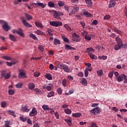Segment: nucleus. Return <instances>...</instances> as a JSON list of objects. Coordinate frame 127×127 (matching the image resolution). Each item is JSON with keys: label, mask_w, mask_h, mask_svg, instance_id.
Segmentation results:
<instances>
[{"label": "nucleus", "mask_w": 127, "mask_h": 127, "mask_svg": "<svg viewBox=\"0 0 127 127\" xmlns=\"http://www.w3.org/2000/svg\"><path fill=\"white\" fill-rule=\"evenodd\" d=\"M51 11H52V12H53L54 18H56V19H58V20H60L61 19L60 15L63 16L64 15V14L62 12L56 11L53 10H49V12H51Z\"/></svg>", "instance_id": "f257e3e1"}, {"label": "nucleus", "mask_w": 127, "mask_h": 127, "mask_svg": "<svg viewBox=\"0 0 127 127\" xmlns=\"http://www.w3.org/2000/svg\"><path fill=\"white\" fill-rule=\"evenodd\" d=\"M0 23L2 24V27L5 31H8L10 29V26L8 25L7 22L1 20H0Z\"/></svg>", "instance_id": "f03ea898"}, {"label": "nucleus", "mask_w": 127, "mask_h": 127, "mask_svg": "<svg viewBox=\"0 0 127 127\" xmlns=\"http://www.w3.org/2000/svg\"><path fill=\"white\" fill-rule=\"evenodd\" d=\"M12 33L13 34H18V35H19L21 37H24V34H23L22 32V30L20 28L18 29V30H16V29H13L12 30Z\"/></svg>", "instance_id": "7ed1b4c3"}, {"label": "nucleus", "mask_w": 127, "mask_h": 127, "mask_svg": "<svg viewBox=\"0 0 127 127\" xmlns=\"http://www.w3.org/2000/svg\"><path fill=\"white\" fill-rule=\"evenodd\" d=\"M50 24L52 26H55L56 27H58L59 26H62L63 23L61 21H51L50 22Z\"/></svg>", "instance_id": "20e7f679"}, {"label": "nucleus", "mask_w": 127, "mask_h": 127, "mask_svg": "<svg viewBox=\"0 0 127 127\" xmlns=\"http://www.w3.org/2000/svg\"><path fill=\"white\" fill-rule=\"evenodd\" d=\"M21 20L23 25H24V26H25L26 27H32V25L29 24V23H28V22L26 21V20H25V18H24V17H22L21 18Z\"/></svg>", "instance_id": "39448f33"}, {"label": "nucleus", "mask_w": 127, "mask_h": 127, "mask_svg": "<svg viewBox=\"0 0 127 127\" xmlns=\"http://www.w3.org/2000/svg\"><path fill=\"white\" fill-rule=\"evenodd\" d=\"M90 113L91 115H96V114H100L101 113V111L100 110V108L99 107H96L90 111Z\"/></svg>", "instance_id": "423d86ee"}, {"label": "nucleus", "mask_w": 127, "mask_h": 127, "mask_svg": "<svg viewBox=\"0 0 127 127\" xmlns=\"http://www.w3.org/2000/svg\"><path fill=\"white\" fill-rule=\"evenodd\" d=\"M72 10L70 11V12L69 13V15L71 16L72 14H75V13H76V12H78V10H79V7H77V6H74L72 7Z\"/></svg>", "instance_id": "0eeeda50"}, {"label": "nucleus", "mask_w": 127, "mask_h": 127, "mask_svg": "<svg viewBox=\"0 0 127 127\" xmlns=\"http://www.w3.org/2000/svg\"><path fill=\"white\" fill-rule=\"evenodd\" d=\"M21 112H23V113H28L29 111H30V108H29L28 105L22 106L21 108Z\"/></svg>", "instance_id": "6e6552de"}, {"label": "nucleus", "mask_w": 127, "mask_h": 127, "mask_svg": "<svg viewBox=\"0 0 127 127\" xmlns=\"http://www.w3.org/2000/svg\"><path fill=\"white\" fill-rule=\"evenodd\" d=\"M33 4H34L36 7H38L39 6H41L42 8H44L45 6H46V4H43V3L40 2L39 1H37V3H32Z\"/></svg>", "instance_id": "1a4fd4ad"}, {"label": "nucleus", "mask_w": 127, "mask_h": 127, "mask_svg": "<svg viewBox=\"0 0 127 127\" xmlns=\"http://www.w3.org/2000/svg\"><path fill=\"white\" fill-rule=\"evenodd\" d=\"M37 115V110L36 108H33L31 112L29 113L30 117H35Z\"/></svg>", "instance_id": "9d476101"}, {"label": "nucleus", "mask_w": 127, "mask_h": 127, "mask_svg": "<svg viewBox=\"0 0 127 127\" xmlns=\"http://www.w3.org/2000/svg\"><path fill=\"white\" fill-rule=\"evenodd\" d=\"M83 36L84 35V38L86 40L90 41L92 39L90 35H88V32L87 31H84L83 33H82Z\"/></svg>", "instance_id": "9b49d317"}, {"label": "nucleus", "mask_w": 127, "mask_h": 127, "mask_svg": "<svg viewBox=\"0 0 127 127\" xmlns=\"http://www.w3.org/2000/svg\"><path fill=\"white\" fill-rule=\"evenodd\" d=\"M19 79H24L26 77L25 72L24 71H20L18 76Z\"/></svg>", "instance_id": "f8f14e48"}, {"label": "nucleus", "mask_w": 127, "mask_h": 127, "mask_svg": "<svg viewBox=\"0 0 127 127\" xmlns=\"http://www.w3.org/2000/svg\"><path fill=\"white\" fill-rule=\"evenodd\" d=\"M64 121L65 123H67L69 127H71V126H72V118L68 117L67 119H64Z\"/></svg>", "instance_id": "ddd939ff"}, {"label": "nucleus", "mask_w": 127, "mask_h": 127, "mask_svg": "<svg viewBox=\"0 0 127 127\" xmlns=\"http://www.w3.org/2000/svg\"><path fill=\"white\" fill-rule=\"evenodd\" d=\"M126 77V74H121L117 77V81L119 83L120 82H122V81H124V78Z\"/></svg>", "instance_id": "4468645a"}, {"label": "nucleus", "mask_w": 127, "mask_h": 127, "mask_svg": "<svg viewBox=\"0 0 127 127\" xmlns=\"http://www.w3.org/2000/svg\"><path fill=\"white\" fill-rule=\"evenodd\" d=\"M115 40L118 45H121L122 46H123V45H124V44H123V41H122V39L121 38H119V37H117L115 38Z\"/></svg>", "instance_id": "2eb2a0df"}, {"label": "nucleus", "mask_w": 127, "mask_h": 127, "mask_svg": "<svg viewBox=\"0 0 127 127\" xmlns=\"http://www.w3.org/2000/svg\"><path fill=\"white\" fill-rule=\"evenodd\" d=\"M9 39L11 41H13V42L17 41V39L15 38V37L12 34H9Z\"/></svg>", "instance_id": "dca6fc26"}, {"label": "nucleus", "mask_w": 127, "mask_h": 127, "mask_svg": "<svg viewBox=\"0 0 127 127\" xmlns=\"http://www.w3.org/2000/svg\"><path fill=\"white\" fill-rule=\"evenodd\" d=\"M80 83L82 85H83V86H87L88 84L87 80L85 78H81L80 79Z\"/></svg>", "instance_id": "f3484780"}, {"label": "nucleus", "mask_w": 127, "mask_h": 127, "mask_svg": "<svg viewBox=\"0 0 127 127\" xmlns=\"http://www.w3.org/2000/svg\"><path fill=\"white\" fill-rule=\"evenodd\" d=\"M65 50H76V48L73 47H71L68 45H65Z\"/></svg>", "instance_id": "a211bd4d"}, {"label": "nucleus", "mask_w": 127, "mask_h": 127, "mask_svg": "<svg viewBox=\"0 0 127 127\" xmlns=\"http://www.w3.org/2000/svg\"><path fill=\"white\" fill-rule=\"evenodd\" d=\"M45 78L50 81H51L53 79L52 75L50 73H46L45 75Z\"/></svg>", "instance_id": "6ab92c4d"}, {"label": "nucleus", "mask_w": 127, "mask_h": 127, "mask_svg": "<svg viewBox=\"0 0 127 127\" xmlns=\"http://www.w3.org/2000/svg\"><path fill=\"white\" fill-rule=\"evenodd\" d=\"M112 30L114 31V32H117L118 34H120V35H123V32L120 31V30H118L117 28H114L112 29Z\"/></svg>", "instance_id": "aec40b11"}, {"label": "nucleus", "mask_w": 127, "mask_h": 127, "mask_svg": "<svg viewBox=\"0 0 127 127\" xmlns=\"http://www.w3.org/2000/svg\"><path fill=\"white\" fill-rule=\"evenodd\" d=\"M88 55L90 56V58L92 59V60L97 59V57L96 55H94L91 52H89Z\"/></svg>", "instance_id": "412c9836"}, {"label": "nucleus", "mask_w": 127, "mask_h": 127, "mask_svg": "<svg viewBox=\"0 0 127 127\" xmlns=\"http://www.w3.org/2000/svg\"><path fill=\"white\" fill-rule=\"evenodd\" d=\"M85 2L88 6H89L90 7L93 5L92 0H85Z\"/></svg>", "instance_id": "4be33fe9"}, {"label": "nucleus", "mask_w": 127, "mask_h": 127, "mask_svg": "<svg viewBox=\"0 0 127 127\" xmlns=\"http://www.w3.org/2000/svg\"><path fill=\"white\" fill-rule=\"evenodd\" d=\"M34 88H35V84H34V83H29L28 89H29V90H33Z\"/></svg>", "instance_id": "5701e85b"}, {"label": "nucleus", "mask_w": 127, "mask_h": 127, "mask_svg": "<svg viewBox=\"0 0 127 127\" xmlns=\"http://www.w3.org/2000/svg\"><path fill=\"white\" fill-rule=\"evenodd\" d=\"M116 5V1L114 0H111L110 2L109 3V7H114Z\"/></svg>", "instance_id": "b1692460"}, {"label": "nucleus", "mask_w": 127, "mask_h": 127, "mask_svg": "<svg viewBox=\"0 0 127 127\" xmlns=\"http://www.w3.org/2000/svg\"><path fill=\"white\" fill-rule=\"evenodd\" d=\"M63 69L64 70L65 72H66V73H69L70 72V69H69V67L66 64H64Z\"/></svg>", "instance_id": "393cba45"}, {"label": "nucleus", "mask_w": 127, "mask_h": 127, "mask_svg": "<svg viewBox=\"0 0 127 127\" xmlns=\"http://www.w3.org/2000/svg\"><path fill=\"white\" fill-rule=\"evenodd\" d=\"M35 24L37 27H40V28H44V26H43V25L39 22H35Z\"/></svg>", "instance_id": "a878e982"}, {"label": "nucleus", "mask_w": 127, "mask_h": 127, "mask_svg": "<svg viewBox=\"0 0 127 127\" xmlns=\"http://www.w3.org/2000/svg\"><path fill=\"white\" fill-rule=\"evenodd\" d=\"M83 14L84 15H85L86 17H92V14L86 11L83 12Z\"/></svg>", "instance_id": "bb28decb"}, {"label": "nucleus", "mask_w": 127, "mask_h": 127, "mask_svg": "<svg viewBox=\"0 0 127 127\" xmlns=\"http://www.w3.org/2000/svg\"><path fill=\"white\" fill-rule=\"evenodd\" d=\"M24 14L27 20H30V19H32V16L31 15L27 14V13H24Z\"/></svg>", "instance_id": "cd10ccee"}, {"label": "nucleus", "mask_w": 127, "mask_h": 127, "mask_svg": "<svg viewBox=\"0 0 127 127\" xmlns=\"http://www.w3.org/2000/svg\"><path fill=\"white\" fill-rule=\"evenodd\" d=\"M81 116V114L80 113H72V117L73 118H80Z\"/></svg>", "instance_id": "c85d7f7f"}, {"label": "nucleus", "mask_w": 127, "mask_h": 127, "mask_svg": "<svg viewBox=\"0 0 127 127\" xmlns=\"http://www.w3.org/2000/svg\"><path fill=\"white\" fill-rule=\"evenodd\" d=\"M42 109H43V110H44V111H49V110H50L49 106L48 105H43Z\"/></svg>", "instance_id": "c756f323"}, {"label": "nucleus", "mask_w": 127, "mask_h": 127, "mask_svg": "<svg viewBox=\"0 0 127 127\" xmlns=\"http://www.w3.org/2000/svg\"><path fill=\"white\" fill-rule=\"evenodd\" d=\"M54 95H55L54 91H51L48 94L47 97L48 98H51V97H54Z\"/></svg>", "instance_id": "7c9ffc66"}, {"label": "nucleus", "mask_w": 127, "mask_h": 127, "mask_svg": "<svg viewBox=\"0 0 127 127\" xmlns=\"http://www.w3.org/2000/svg\"><path fill=\"white\" fill-rule=\"evenodd\" d=\"M90 51H91V52H95V50H94L92 48H88L86 49L85 52L86 53H88V54H89V52H90Z\"/></svg>", "instance_id": "2f4dec72"}, {"label": "nucleus", "mask_w": 127, "mask_h": 127, "mask_svg": "<svg viewBox=\"0 0 127 127\" xmlns=\"http://www.w3.org/2000/svg\"><path fill=\"white\" fill-rule=\"evenodd\" d=\"M64 112L67 115H71V114L72 113V111H71V110H70L68 108H66V109H64Z\"/></svg>", "instance_id": "473e14b6"}, {"label": "nucleus", "mask_w": 127, "mask_h": 127, "mask_svg": "<svg viewBox=\"0 0 127 127\" xmlns=\"http://www.w3.org/2000/svg\"><path fill=\"white\" fill-rule=\"evenodd\" d=\"M122 46H123L121 45H116L114 47V49L115 50H119V49H121V48H122Z\"/></svg>", "instance_id": "72a5a7b5"}, {"label": "nucleus", "mask_w": 127, "mask_h": 127, "mask_svg": "<svg viewBox=\"0 0 127 127\" xmlns=\"http://www.w3.org/2000/svg\"><path fill=\"white\" fill-rule=\"evenodd\" d=\"M48 5L49 6V7H55V4L52 1L49 2Z\"/></svg>", "instance_id": "f704fd0d"}, {"label": "nucleus", "mask_w": 127, "mask_h": 127, "mask_svg": "<svg viewBox=\"0 0 127 127\" xmlns=\"http://www.w3.org/2000/svg\"><path fill=\"white\" fill-rule=\"evenodd\" d=\"M72 41H74L75 42H80L81 41V39L79 38H71Z\"/></svg>", "instance_id": "c9c22d12"}, {"label": "nucleus", "mask_w": 127, "mask_h": 127, "mask_svg": "<svg viewBox=\"0 0 127 127\" xmlns=\"http://www.w3.org/2000/svg\"><path fill=\"white\" fill-rule=\"evenodd\" d=\"M36 33L38 35H44V32L39 30H37V31L36 32Z\"/></svg>", "instance_id": "e433bc0d"}, {"label": "nucleus", "mask_w": 127, "mask_h": 127, "mask_svg": "<svg viewBox=\"0 0 127 127\" xmlns=\"http://www.w3.org/2000/svg\"><path fill=\"white\" fill-rule=\"evenodd\" d=\"M30 38H32V39H34V40H37L38 39L37 38V37H36V36H35V35L33 34H31L30 35Z\"/></svg>", "instance_id": "4c0bfd02"}, {"label": "nucleus", "mask_w": 127, "mask_h": 127, "mask_svg": "<svg viewBox=\"0 0 127 127\" xmlns=\"http://www.w3.org/2000/svg\"><path fill=\"white\" fill-rule=\"evenodd\" d=\"M6 74V71L5 70H2L1 73V78H4Z\"/></svg>", "instance_id": "58836bf2"}, {"label": "nucleus", "mask_w": 127, "mask_h": 127, "mask_svg": "<svg viewBox=\"0 0 127 127\" xmlns=\"http://www.w3.org/2000/svg\"><path fill=\"white\" fill-rule=\"evenodd\" d=\"M22 86H23V84L22 83H19L15 85L16 88H18L19 89L22 88Z\"/></svg>", "instance_id": "ea45409f"}, {"label": "nucleus", "mask_w": 127, "mask_h": 127, "mask_svg": "<svg viewBox=\"0 0 127 127\" xmlns=\"http://www.w3.org/2000/svg\"><path fill=\"white\" fill-rule=\"evenodd\" d=\"M80 37V36H79V35L77 34L76 33H73L72 34V37L71 38H79Z\"/></svg>", "instance_id": "a19ab883"}, {"label": "nucleus", "mask_w": 127, "mask_h": 127, "mask_svg": "<svg viewBox=\"0 0 127 127\" xmlns=\"http://www.w3.org/2000/svg\"><path fill=\"white\" fill-rule=\"evenodd\" d=\"M54 44L55 45H58L59 44H60V40H59V39H54Z\"/></svg>", "instance_id": "79ce46f5"}, {"label": "nucleus", "mask_w": 127, "mask_h": 127, "mask_svg": "<svg viewBox=\"0 0 127 127\" xmlns=\"http://www.w3.org/2000/svg\"><path fill=\"white\" fill-rule=\"evenodd\" d=\"M64 65V64H61V63H59L58 64V68H59V69H63Z\"/></svg>", "instance_id": "37998d69"}, {"label": "nucleus", "mask_w": 127, "mask_h": 127, "mask_svg": "<svg viewBox=\"0 0 127 127\" xmlns=\"http://www.w3.org/2000/svg\"><path fill=\"white\" fill-rule=\"evenodd\" d=\"M64 9L65 10H67L68 12H69V10H70V9H72V6H69V7H68L67 5H65L64 6Z\"/></svg>", "instance_id": "c03bdc74"}, {"label": "nucleus", "mask_w": 127, "mask_h": 127, "mask_svg": "<svg viewBox=\"0 0 127 127\" xmlns=\"http://www.w3.org/2000/svg\"><path fill=\"white\" fill-rule=\"evenodd\" d=\"M46 89L47 91H51V89H52V84H49L46 87Z\"/></svg>", "instance_id": "a18cd8bd"}, {"label": "nucleus", "mask_w": 127, "mask_h": 127, "mask_svg": "<svg viewBox=\"0 0 127 127\" xmlns=\"http://www.w3.org/2000/svg\"><path fill=\"white\" fill-rule=\"evenodd\" d=\"M98 76H99V77H101V76L103 75V70H99L97 71V72Z\"/></svg>", "instance_id": "49530a36"}, {"label": "nucleus", "mask_w": 127, "mask_h": 127, "mask_svg": "<svg viewBox=\"0 0 127 127\" xmlns=\"http://www.w3.org/2000/svg\"><path fill=\"white\" fill-rule=\"evenodd\" d=\"M58 4H59V6L62 7L65 5V3L62 1H60L58 2Z\"/></svg>", "instance_id": "de8ad7c7"}, {"label": "nucleus", "mask_w": 127, "mask_h": 127, "mask_svg": "<svg viewBox=\"0 0 127 127\" xmlns=\"http://www.w3.org/2000/svg\"><path fill=\"white\" fill-rule=\"evenodd\" d=\"M8 92L9 95H10L11 96H12V95H14V90L12 89H9Z\"/></svg>", "instance_id": "09e8293b"}, {"label": "nucleus", "mask_w": 127, "mask_h": 127, "mask_svg": "<svg viewBox=\"0 0 127 127\" xmlns=\"http://www.w3.org/2000/svg\"><path fill=\"white\" fill-rule=\"evenodd\" d=\"M8 113L9 115H10L11 116H13V117H15L14 112L11 111L10 110L8 111Z\"/></svg>", "instance_id": "8fccbe9b"}, {"label": "nucleus", "mask_w": 127, "mask_h": 127, "mask_svg": "<svg viewBox=\"0 0 127 127\" xmlns=\"http://www.w3.org/2000/svg\"><path fill=\"white\" fill-rule=\"evenodd\" d=\"M64 26L66 28V29H67V30H68V31L71 30V28L67 24H65Z\"/></svg>", "instance_id": "3c124183"}, {"label": "nucleus", "mask_w": 127, "mask_h": 127, "mask_svg": "<svg viewBox=\"0 0 127 127\" xmlns=\"http://www.w3.org/2000/svg\"><path fill=\"white\" fill-rule=\"evenodd\" d=\"M4 78H5V80H7V79H9V78H10V73H8L6 74Z\"/></svg>", "instance_id": "603ef678"}, {"label": "nucleus", "mask_w": 127, "mask_h": 127, "mask_svg": "<svg viewBox=\"0 0 127 127\" xmlns=\"http://www.w3.org/2000/svg\"><path fill=\"white\" fill-rule=\"evenodd\" d=\"M63 39L64 42L69 43V39L68 38L63 37Z\"/></svg>", "instance_id": "864d4df0"}, {"label": "nucleus", "mask_w": 127, "mask_h": 127, "mask_svg": "<svg viewBox=\"0 0 127 127\" xmlns=\"http://www.w3.org/2000/svg\"><path fill=\"white\" fill-rule=\"evenodd\" d=\"M2 58L3 59H5V60H10V57L5 56H2Z\"/></svg>", "instance_id": "5fc2aeb1"}, {"label": "nucleus", "mask_w": 127, "mask_h": 127, "mask_svg": "<svg viewBox=\"0 0 127 127\" xmlns=\"http://www.w3.org/2000/svg\"><path fill=\"white\" fill-rule=\"evenodd\" d=\"M98 24V20H94L92 21L91 25H97Z\"/></svg>", "instance_id": "6e6d98bb"}, {"label": "nucleus", "mask_w": 127, "mask_h": 127, "mask_svg": "<svg viewBox=\"0 0 127 127\" xmlns=\"http://www.w3.org/2000/svg\"><path fill=\"white\" fill-rule=\"evenodd\" d=\"M19 119L20 121H22V122H23V123H24V122H26V118H24L23 117H20Z\"/></svg>", "instance_id": "4d7b16f0"}, {"label": "nucleus", "mask_w": 127, "mask_h": 127, "mask_svg": "<svg viewBox=\"0 0 127 127\" xmlns=\"http://www.w3.org/2000/svg\"><path fill=\"white\" fill-rule=\"evenodd\" d=\"M6 105V103L5 101H3L1 103V107L2 108H5V106Z\"/></svg>", "instance_id": "13d9d810"}, {"label": "nucleus", "mask_w": 127, "mask_h": 127, "mask_svg": "<svg viewBox=\"0 0 127 127\" xmlns=\"http://www.w3.org/2000/svg\"><path fill=\"white\" fill-rule=\"evenodd\" d=\"M39 50H40V51H41V52H43V51H44V47L42 46H40L39 47Z\"/></svg>", "instance_id": "bf43d9fd"}, {"label": "nucleus", "mask_w": 127, "mask_h": 127, "mask_svg": "<svg viewBox=\"0 0 127 127\" xmlns=\"http://www.w3.org/2000/svg\"><path fill=\"white\" fill-rule=\"evenodd\" d=\"M99 58L100 59H102L103 60H107V59L108 58V57L107 56H102V57H99Z\"/></svg>", "instance_id": "052dcab7"}, {"label": "nucleus", "mask_w": 127, "mask_h": 127, "mask_svg": "<svg viewBox=\"0 0 127 127\" xmlns=\"http://www.w3.org/2000/svg\"><path fill=\"white\" fill-rule=\"evenodd\" d=\"M88 75H89V72L88 71V70L85 69V71H84V76H85V77H88Z\"/></svg>", "instance_id": "680f3d73"}, {"label": "nucleus", "mask_w": 127, "mask_h": 127, "mask_svg": "<svg viewBox=\"0 0 127 127\" xmlns=\"http://www.w3.org/2000/svg\"><path fill=\"white\" fill-rule=\"evenodd\" d=\"M49 69L50 70H53L54 69V65L52 64H50Z\"/></svg>", "instance_id": "e2e57ef3"}, {"label": "nucleus", "mask_w": 127, "mask_h": 127, "mask_svg": "<svg viewBox=\"0 0 127 127\" xmlns=\"http://www.w3.org/2000/svg\"><path fill=\"white\" fill-rule=\"evenodd\" d=\"M111 16L110 15H106L104 16V19H110Z\"/></svg>", "instance_id": "0e129e2a"}, {"label": "nucleus", "mask_w": 127, "mask_h": 127, "mask_svg": "<svg viewBox=\"0 0 127 127\" xmlns=\"http://www.w3.org/2000/svg\"><path fill=\"white\" fill-rule=\"evenodd\" d=\"M57 91L58 94H59L60 95H61V94H62V89L59 88L58 89Z\"/></svg>", "instance_id": "69168bd1"}, {"label": "nucleus", "mask_w": 127, "mask_h": 127, "mask_svg": "<svg viewBox=\"0 0 127 127\" xmlns=\"http://www.w3.org/2000/svg\"><path fill=\"white\" fill-rule=\"evenodd\" d=\"M89 127H99L97 126V124L95 123H92L91 125Z\"/></svg>", "instance_id": "338daca9"}, {"label": "nucleus", "mask_w": 127, "mask_h": 127, "mask_svg": "<svg viewBox=\"0 0 127 127\" xmlns=\"http://www.w3.org/2000/svg\"><path fill=\"white\" fill-rule=\"evenodd\" d=\"M62 83L64 87H66V79H64Z\"/></svg>", "instance_id": "774afa93"}]
</instances>
